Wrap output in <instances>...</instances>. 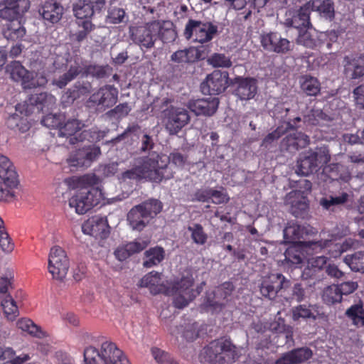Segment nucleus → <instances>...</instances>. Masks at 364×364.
<instances>
[{"label":"nucleus","mask_w":364,"mask_h":364,"mask_svg":"<svg viewBox=\"0 0 364 364\" xmlns=\"http://www.w3.org/2000/svg\"><path fill=\"white\" fill-rule=\"evenodd\" d=\"M159 155H152L141 159L140 164L127 170L122 174V179L140 181L143 179L153 182L161 183L173 177V172L168 167V161H161L159 163Z\"/></svg>","instance_id":"obj_1"},{"label":"nucleus","mask_w":364,"mask_h":364,"mask_svg":"<svg viewBox=\"0 0 364 364\" xmlns=\"http://www.w3.org/2000/svg\"><path fill=\"white\" fill-rule=\"evenodd\" d=\"M129 36L132 42L141 49H149L154 47L158 37L164 43L174 41L176 33L172 28H164L159 21H153L144 26H131Z\"/></svg>","instance_id":"obj_2"},{"label":"nucleus","mask_w":364,"mask_h":364,"mask_svg":"<svg viewBox=\"0 0 364 364\" xmlns=\"http://www.w3.org/2000/svg\"><path fill=\"white\" fill-rule=\"evenodd\" d=\"M83 356L84 364H130L124 352L109 341L103 342L100 348L86 347Z\"/></svg>","instance_id":"obj_3"},{"label":"nucleus","mask_w":364,"mask_h":364,"mask_svg":"<svg viewBox=\"0 0 364 364\" xmlns=\"http://www.w3.org/2000/svg\"><path fill=\"white\" fill-rule=\"evenodd\" d=\"M201 359L208 364H227L235 362L239 354L230 339L220 338L211 341L200 354Z\"/></svg>","instance_id":"obj_4"},{"label":"nucleus","mask_w":364,"mask_h":364,"mask_svg":"<svg viewBox=\"0 0 364 364\" xmlns=\"http://www.w3.org/2000/svg\"><path fill=\"white\" fill-rule=\"evenodd\" d=\"M348 233L349 230L345 228L342 230L341 234L339 232L332 234L331 239L304 242L303 245L311 248L312 252H319L324 250L327 252L330 257L338 258L343 252L350 250L355 244V241L352 238H347L341 243L336 242L337 238H342L348 235Z\"/></svg>","instance_id":"obj_5"},{"label":"nucleus","mask_w":364,"mask_h":364,"mask_svg":"<svg viewBox=\"0 0 364 364\" xmlns=\"http://www.w3.org/2000/svg\"><path fill=\"white\" fill-rule=\"evenodd\" d=\"M312 183L307 179H300L296 182V190L288 193L284 203L289 205L291 213L296 218H304L309 209L307 195L311 192Z\"/></svg>","instance_id":"obj_6"},{"label":"nucleus","mask_w":364,"mask_h":364,"mask_svg":"<svg viewBox=\"0 0 364 364\" xmlns=\"http://www.w3.org/2000/svg\"><path fill=\"white\" fill-rule=\"evenodd\" d=\"M6 72L14 81L21 83L23 90L43 87L48 82L43 74L28 70L19 61L14 60L9 64Z\"/></svg>","instance_id":"obj_7"},{"label":"nucleus","mask_w":364,"mask_h":364,"mask_svg":"<svg viewBox=\"0 0 364 364\" xmlns=\"http://www.w3.org/2000/svg\"><path fill=\"white\" fill-rule=\"evenodd\" d=\"M218 33V26L211 21L190 18L186 24L183 36L188 41L205 44L211 41Z\"/></svg>","instance_id":"obj_8"},{"label":"nucleus","mask_w":364,"mask_h":364,"mask_svg":"<svg viewBox=\"0 0 364 364\" xmlns=\"http://www.w3.org/2000/svg\"><path fill=\"white\" fill-rule=\"evenodd\" d=\"M331 156L326 148H316L314 151L307 150L301 153L297 160V171L299 174L308 176L318 168L326 165L330 161Z\"/></svg>","instance_id":"obj_9"},{"label":"nucleus","mask_w":364,"mask_h":364,"mask_svg":"<svg viewBox=\"0 0 364 364\" xmlns=\"http://www.w3.org/2000/svg\"><path fill=\"white\" fill-rule=\"evenodd\" d=\"M84 124L76 119H68L64 124L61 123L58 134L69 139V144H75L85 141L92 143L95 141L97 133L91 130H81Z\"/></svg>","instance_id":"obj_10"},{"label":"nucleus","mask_w":364,"mask_h":364,"mask_svg":"<svg viewBox=\"0 0 364 364\" xmlns=\"http://www.w3.org/2000/svg\"><path fill=\"white\" fill-rule=\"evenodd\" d=\"M100 196L97 188H83L70 198L69 205L74 208L77 214L82 215L99 203Z\"/></svg>","instance_id":"obj_11"},{"label":"nucleus","mask_w":364,"mask_h":364,"mask_svg":"<svg viewBox=\"0 0 364 364\" xmlns=\"http://www.w3.org/2000/svg\"><path fill=\"white\" fill-rule=\"evenodd\" d=\"M311 1H308L298 9L288 10L283 23L286 27L295 28L301 33L311 27Z\"/></svg>","instance_id":"obj_12"},{"label":"nucleus","mask_w":364,"mask_h":364,"mask_svg":"<svg viewBox=\"0 0 364 364\" xmlns=\"http://www.w3.org/2000/svg\"><path fill=\"white\" fill-rule=\"evenodd\" d=\"M289 280L282 274H269L262 279L259 291L265 299L274 300L282 289L289 286Z\"/></svg>","instance_id":"obj_13"},{"label":"nucleus","mask_w":364,"mask_h":364,"mask_svg":"<svg viewBox=\"0 0 364 364\" xmlns=\"http://www.w3.org/2000/svg\"><path fill=\"white\" fill-rule=\"evenodd\" d=\"M99 146L85 145L72 151L66 161L69 166L74 168H87L100 155Z\"/></svg>","instance_id":"obj_14"},{"label":"nucleus","mask_w":364,"mask_h":364,"mask_svg":"<svg viewBox=\"0 0 364 364\" xmlns=\"http://www.w3.org/2000/svg\"><path fill=\"white\" fill-rule=\"evenodd\" d=\"M48 268L53 279L62 280L65 277L69 268V260L62 247L55 246L50 249Z\"/></svg>","instance_id":"obj_15"},{"label":"nucleus","mask_w":364,"mask_h":364,"mask_svg":"<svg viewBox=\"0 0 364 364\" xmlns=\"http://www.w3.org/2000/svg\"><path fill=\"white\" fill-rule=\"evenodd\" d=\"M164 114L166 129L171 135L177 134L190 121L188 112L182 107L171 106Z\"/></svg>","instance_id":"obj_16"},{"label":"nucleus","mask_w":364,"mask_h":364,"mask_svg":"<svg viewBox=\"0 0 364 364\" xmlns=\"http://www.w3.org/2000/svg\"><path fill=\"white\" fill-rule=\"evenodd\" d=\"M229 74L226 71L215 70L208 75L200 85L203 94L217 95L223 92L228 85Z\"/></svg>","instance_id":"obj_17"},{"label":"nucleus","mask_w":364,"mask_h":364,"mask_svg":"<svg viewBox=\"0 0 364 364\" xmlns=\"http://www.w3.org/2000/svg\"><path fill=\"white\" fill-rule=\"evenodd\" d=\"M260 43L264 50L278 54H286L293 48L287 38H282L277 32H269L260 36Z\"/></svg>","instance_id":"obj_18"},{"label":"nucleus","mask_w":364,"mask_h":364,"mask_svg":"<svg viewBox=\"0 0 364 364\" xmlns=\"http://www.w3.org/2000/svg\"><path fill=\"white\" fill-rule=\"evenodd\" d=\"M29 8V0H4L0 3V18L7 21H18Z\"/></svg>","instance_id":"obj_19"},{"label":"nucleus","mask_w":364,"mask_h":364,"mask_svg":"<svg viewBox=\"0 0 364 364\" xmlns=\"http://www.w3.org/2000/svg\"><path fill=\"white\" fill-rule=\"evenodd\" d=\"M118 100V90L114 85H106L92 93L87 101L93 106L109 108L114 106Z\"/></svg>","instance_id":"obj_20"},{"label":"nucleus","mask_w":364,"mask_h":364,"mask_svg":"<svg viewBox=\"0 0 364 364\" xmlns=\"http://www.w3.org/2000/svg\"><path fill=\"white\" fill-rule=\"evenodd\" d=\"M234 85L233 94L242 101L253 99L258 91L257 80L252 77H236Z\"/></svg>","instance_id":"obj_21"},{"label":"nucleus","mask_w":364,"mask_h":364,"mask_svg":"<svg viewBox=\"0 0 364 364\" xmlns=\"http://www.w3.org/2000/svg\"><path fill=\"white\" fill-rule=\"evenodd\" d=\"M27 109L25 115H28L34 109L38 112H48L52 109L56 104V98L46 92L31 95L26 100Z\"/></svg>","instance_id":"obj_22"},{"label":"nucleus","mask_w":364,"mask_h":364,"mask_svg":"<svg viewBox=\"0 0 364 364\" xmlns=\"http://www.w3.org/2000/svg\"><path fill=\"white\" fill-rule=\"evenodd\" d=\"M219 105V100L217 97H210L198 100H191L188 104V108L196 115H213Z\"/></svg>","instance_id":"obj_23"},{"label":"nucleus","mask_w":364,"mask_h":364,"mask_svg":"<svg viewBox=\"0 0 364 364\" xmlns=\"http://www.w3.org/2000/svg\"><path fill=\"white\" fill-rule=\"evenodd\" d=\"M108 223L106 218L95 215L86 220L82 226V232L96 238H105L108 235Z\"/></svg>","instance_id":"obj_24"},{"label":"nucleus","mask_w":364,"mask_h":364,"mask_svg":"<svg viewBox=\"0 0 364 364\" xmlns=\"http://www.w3.org/2000/svg\"><path fill=\"white\" fill-rule=\"evenodd\" d=\"M310 143L309 136L301 132H294L287 135L281 141L282 150L289 153H296L301 149L305 148Z\"/></svg>","instance_id":"obj_25"},{"label":"nucleus","mask_w":364,"mask_h":364,"mask_svg":"<svg viewBox=\"0 0 364 364\" xmlns=\"http://www.w3.org/2000/svg\"><path fill=\"white\" fill-rule=\"evenodd\" d=\"M0 178L4 186L18 187V175L11 161L6 156L0 154Z\"/></svg>","instance_id":"obj_26"},{"label":"nucleus","mask_w":364,"mask_h":364,"mask_svg":"<svg viewBox=\"0 0 364 364\" xmlns=\"http://www.w3.org/2000/svg\"><path fill=\"white\" fill-rule=\"evenodd\" d=\"M161 274L158 272H151L146 274L139 282V287L149 288L154 294H164L169 295V288L161 283Z\"/></svg>","instance_id":"obj_27"},{"label":"nucleus","mask_w":364,"mask_h":364,"mask_svg":"<svg viewBox=\"0 0 364 364\" xmlns=\"http://www.w3.org/2000/svg\"><path fill=\"white\" fill-rule=\"evenodd\" d=\"M308 235V228L297 224L289 225L287 226L284 230V237L287 242L299 243L302 247L306 248L307 251H312L311 248L306 247L303 245L304 242L309 241L304 240L305 236Z\"/></svg>","instance_id":"obj_28"},{"label":"nucleus","mask_w":364,"mask_h":364,"mask_svg":"<svg viewBox=\"0 0 364 364\" xmlns=\"http://www.w3.org/2000/svg\"><path fill=\"white\" fill-rule=\"evenodd\" d=\"M312 350L307 348H299L284 353L276 360V364H299L311 358Z\"/></svg>","instance_id":"obj_29"},{"label":"nucleus","mask_w":364,"mask_h":364,"mask_svg":"<svg viewBox=\"0 0 364 364\" xmlns=\"http://www.w3.org/2000/svg\"><path fill=\"white\" fill-rule=\"evenodd\" d=\"M63 11V6L53 1H46L39 10L43 18L52 24L58 23L61 19Z\"/></svg>","instance_id":"obj_30"},{"label":"nucleus","mask_w":364,"mask_h":364,"mask_svg":"<svg viewBox=\"0 0 364 364\" xmlns=\"http://www.w3.org/2000/svg\"><path fill=\"white\" fill-rule=\"evenodd\" d=\"M2 34L8 41H21L26 35V29L20 21H7L3 26Z\"/></svg>","instance_id":"obj_31"},{"label":"nucleus","mask_w":364,"mask_h":364,"mask_svg":"<svg viewBox=\"0 0 364 364\" xmlns=\"http://www.w3.org/2000/svg\"><path fill=\"white\" fill-rule=\"evenodd\" d=\"M91 84L87 82H76L72 88L68 89L62 96L63 103H73L76 99L90 93Z\"/></svg>","instance_id":"obj_32"},{"label":"nucleus","mask_w":364,"mask_h":364,"mask_svg":"<svg viewBox=\"0 0 364 364\" xmlns=\"http://www.w3.org/2000/svg\"><path fill=\"white\" fill-rule=\"evenodd\" d=\"M127 220L129 226L135 230L141 231L149 223L140 206L134 205L128 212Z\"/></svg>","instance_id":"obj_33"},{"label":"nucleus","mask_w":364,"mask_h":364,"mask_svg":"<svg viewBox=\"0 0 364 364\" xmlns=\"http://www.w3.org/2000/svg\"><path fill=\"white\" fill-rule=\"evenodd\" d=\"M345 71L350 73L352 79H358L364 76V55L350 58L345 57Z\"/></svg>","instance_id":"obj_34"},{"label":"nucleus","mask_w":364,"mask_h":364,"mask_svg":"<svg viewBox=\"0 0 364 364\" xmlns=\"http://www.w3.org/2000/svg\"><path fill=\"white\" fill-rule=\"evenodd\" d=\"M80 75L83 76V66L75 61L73 64L70 65L68 71L55 81V85L59 88H63Z\"/></svg>","instance_id":"obj_35"},{"label":"nucleus","mask_w":364,"mask_h":364,"mask_svg":"<svg viewBox=\"0 0 364 364\" xmlns=\"http://www.w3.org/2000/svg\"><path fill=\"white\" fill-rule=\"evenodd\" d=\"M225 307V302L221 301L218 299L213 291H207L200 305L201 309L207 312L218 313Z\"/></svg>","instance_id":"obj_36"},{"label":"nucleus","mask_w":364,"mask_h":364,"mask_svg":"<svg viewBox=\"0 0 364 364\" xmlns=\"http://www.w3.org/2000/svg\"><path fill=\"white\" fill-rule=\"evenodd\" d=\"M311 1V11L315 10L330 21L335 16L334 3L332 0H313Z\"/></svg>","instance_id":"obj_37"},{"label":"nucleus","mask_w":364,"mask_h":364,"mask_svg":"<svg viewBox=\"0 0 364 364\" xmlns=\"http://www.w3.org/2000/svg\"><path fill=\"white\" fill-rule=\"evenodd\" d=\"M165 251L161 247H151L144 252L143 266L151 268L158 265L164 259Z\"/></svg>","instance_id":"obj_38"},{"label":"nucleus","mask_w":364,"mask_h":364,"mask_svg":"<svg viewBox=\"0 0 364 364\" xmlns=\"http://www.w3.org/2000/svg\"><path fill=\"white\" fill-rule=\"evenodd\" d=\"M353 325L364 326V305L361 300L351 305L345 313Z\"/></svg>","instance_id":"obj_39"},{"label":"nucleus","mask_w":364,"mask_h":364,"mask_svg":"<svg viewBox=\"0 0 364 364\" xmlns=\"http://www.w3.org/2000/svg\"><path fill=\"white\" fill-rule=\"evenodd\" d=\"M194 284V279L191 274L183 276L180 280L175 282L169 288V294L173 293H183L186 295L191 294Z\"/></svg>","instance_id":"obj_40"},{"label":"nucleus","mask_w":364,"mask_h":364,"mask_svg":"<svg viewBox=\"0 0 364 364\" xmlns=\"http://www.w3.org/2000/svg\"><path fill=\"white\" fill-rule=\"evenodd\" d=\"M137 205L140 206L141 210L144 212L149 221L154 219L163 208L162 203L159 200L155 198H149Z\"/></svg>","instance_id":"obj_41"},{"label":"nucleus","mask_w":364,"mask_h":364,"mask_svg":"<svg viewBox=\"0 0 364 364\" xmlns=\"http://www.w3.org/2000/svg\"><path fill=\"white\" fill-rule=\"evenodd\" d=\"M301 88L308 96H317L321 91V83L316 77L305 75L301 78Z\"/></svg>","instance_id":"obj_42"},{"label":"nucleus","mask_w":364,"mask_h":364,"mask_svg":"<svg viewBox=\"0 0 364 364\" xmlns=\"http://www.w3.org/2000/svg\"><path fill=\"white\" fill-rule=\"evenodd\" d=\"M29 359L27 354L15 357V351L11 348H0V364H23Z\"/></svg>","instance_id":"obj_43"},{"label":"nucleus","mask_w":364,"mask_h":364,"mask_svg":"<svg viewBox=\"0 0 364 364\" xmlns=\"http://www.w3.org/2000/svg\"><path fill=\"white\" fill-rule=\"evenodd\" d=\"M95 11L93 3L91 1H80L73 7L75 16L78 21L90 20Z\"/></svg>","instance_id":"obj_44"},{"label":"nucleus","mask_w":364,"mask_h":364,"mask_svg":"<svg viewBox=\"0 0 364 364\" xmlns=\"http://www.w3.org/2000/svg\"><path fill=\"white\" fill-rule=\"evenodd\" d=\"M16 326L22 331L26 332L34 337L41 338L46 336V333L29 318H22L19 319L16 323Z\"/></svg>","instance_id":"obj_45"},{"label":"nucleus","mask_w":364,"mask_h":364,"mask_svg":"<svg viewBox=\"0 0 364 364\" xmlns=\"http://www.w3.org/2000/svg\"><path fill=\"white\" fill-rule=\"evenodd\" d=\"M269 330L273 333L284 334L287 340L292 338V328L285 323V320L281 317L268 323Z\"/></svg>","instance_id":"obj_46"},{"label":"nucleus","mask_w":364,"mask_h":364,"mask_svg":"<svg viewBox=\"0 0 364 364\" xmlns=\"http://www.w3.org/2000/svg\"><path fill=\"white\" fill-rule=\"evenodd\" d=\"M343 261L352 271L364 273V251L348 255Z\"/></svg>","instance_id":"obj_47"},{"label":"nucleus","mask_w":364,"mask_h":364,"mask_svg":"<svg viewBox=\"0 0 364 364\" xmlns=\"http://www.w3.org/2000/svg\"><path fill=\"white\" fill-rule=\"evenodd\" d=\"M1 306L4 314L8 320L14 321L19 314L16 301L10 295H7L1 301Z\"/></svg>","instance_id":"obj_48"},{"label":"nucleus","mask_w":364,"mask_h":364,"mask_svg":"<svg viewBox=\"0 0 364 364\" xmlns=\"http://www.w3.org/2000/svg\"><path fill=\"white\" fill-rule=\"evenodd\" d=\"M77 25L80 28H82V29L73 33L72 38L77 43H81L86 39L91 31L95 29V26L90 20L78 21Z\"/></svg>","instance_id":"obj_49"},{"label":"nucleus","mask_w":364,"mask_h":364,"mask_svg":"<svg viewBox=\"0 0 364 364\" xmlns=\"http://www.w3.org/2000/svg\"><path fill=\"white\" fill-rule=\"evenodd\" d=\"M305 122L311 125H320L324 122H328L331 119L321 109L313 108L304 117Z\"/></svg>","instance_id":"obj_50"},{"label":"nucleus","mask_w":364,"mask_h":364,"mask_svg":"<svg viewBox=\"0 0 364 364\" xmlns=\"http://www.w3.org/2000/svg\"><path fill=\"white\" fill-rule=\"evenodd\" d=\"M338 287L331 285L326 287L323 291L322 299L328 305H332L336 303H340L342 301V296L338 291Z\"/></svg>","instance_id":"obj_51"},{"label":"nucleus","mask_w":364,"mask_h":364,"mask_svg":"<svg viewBox=\"0 0 364 364\" xmlns=\"http://www.w3.org/2000/svg\"><path fill=\"white\" fill-rule=\"evenodd\" d=\"M107 65H87L83 66V76H92L97 79L104 78L107 76Z\"/></svg>","instance_id":"obj_52"},{"label":"nucleus","mask_w":364,"mask_h":364,"mask_svg":"<svg viewBox=\"0 0 364 364\" xmlns=\"http://www.w3.org/2000/svg\"><path fill=\"white\" fill-rule=\"evenodd\" d=\"M188 230L191 232V238L196 244L203 245L207 242L208 235L200 224L196 223L193 226H189Z\"/></svg>","instance_id":"obj_53"},{"label":"nucleus","mask_w":364,"mask_h":364,"mask_svg":"<svg viewBox=\"0 0 364 364\" xmlns=\"http://www.w3.org/2000/svg\"><path fill=\"white\" fill-rule=\"evenodd\" d=\"M235 289V287L233 284L230 282H225L218 287H217L214 290V293L217 296L218 299H220L221 301L225 302L228 300V297H230Z\"/></svg>","instance_id":"obj_54"},{"label":"nucleus","mask_w":364,"mask_h":364,"mask_svg":"<svg viewBox=\"0 0 364 364\" xmlns=\"http://www.w3.org/2000/svg\"><path fill=\"white\" fill-rule=\"evenodd\" d=\"M292 318L294 321H299L300 318L316 319V316L309 307L306 305H299L292 309Z\"/></svg>","instance_id":"obj_55"},{"label":"nucleus","mask_w":364,"mask_h":364,"mask_svg":"<svg viewBox=\"0 0 364 364\" xmlns=\"http://www.w3.org/2000/svg\"><path fill=\"white\" fill-rule=\"evenodd\" d=\"M229 200L230 197L223 187H220L219 190L211 188L210 202L215 205H220L226 204Z\"/></svg>","instance_id":"obj_56"},{"label":"nucleus","mask_w":364,"mask_h":364,"mask_svg":"<svg viewBox=\"0 0 364 364\" xmlns=\"http://www.w3.org/2000/svg\"><path fill=\"white\" fill-rule=\"evenodd\" d=\"M210 65L215 68H230V58L223 53H214L208 60Z\"/></svg>","instance_id":"obj_57"},{"label":"nucleus","mask_w":364,"mask_h":364,"mask_svg":"<svg viewBox=\"0 0 364 364\" xmlns=\"http://www.w3.org/2000/svg\"><path fill=\"white\" fill-rule=\"evenodd\" d=\"M132 110L128 102L120 103L114 108L107 112V114L110 117L122 119L127 117Z\"/></svg>","instance_id":"obj_58"},{"label":"nucleus","mask_w":364,"mask_h":364,"mask_svg":"<svg viewBox=\"0 0 364 364\" xmlns=\"http://www.w3.org/2000/svg\"><path fill=\"white\" fill-rule=\"evenodd\" d=\"M151 354L159 364H178L173 360L171 355L159 348L154 347L151 350Z\"/></svg>","instance_id":"obj_59"},{"label":"nucleus","mask_w":364,"mask_h":364,"mask_svg":"<svg viewBox=\"0 0 364 364\" xmlns=\"http://www.w3.org/2000/svg\"><path fill=\"white\" fill-rule=\"evenodd\" d=\"M286 132V129L282 127H277L273 132L269 133L262 140V146H264L265 148L269 147L279 139L284 133Z\"/></svg>","instance_id":"obj_60"},{"label":"nucleus","mask_w":364,"mask_h":364,"mask_svg":"<svg viewBox=\"0 0 364 364\" xmlns=\"http://www.w3.org/2000/svg\"><path fill=\"white\" fill-rule=\"evenodd\" d=\"M193 52L192 49L179 50L171 55V59L178 63L192 62L194 61V58L190 56V53Z\"/></svg>","instance_id":"obj_61"},{"label":"nucleus","mask_w":364,"mask_h":364,"mask_svg":"<svg viewBox=\"0 0 364 364\" xmlns=\"http://www.w3.org/2000/svg\"><path fill=\"white\" fill-rule=\"evenodd\" d=\"M169 295H174L173 299V305L175 308L182 309L187 306L189 303L193 301V299H191V295H186L183 293H173Z\"/></svg>","instance_id":"obj_62"},{"label":"nucleus","mask_w":364,"mask_h":364,"mask_svg":"<svg viewBox=\"0 0 364 364\" xmlns=\"http://www.w3.org/2000/svg\"><path fill=\"white\" fill-rule=\"evenodd\" d=\"M61 116L53 114H48L41 119V124L51 129H60L61 125Z\"/></svg>","instance_id":"obj_63"},{"label":"nucleus","mask_w":364,"mask_h":364,"mask_svg":"<svg viewBox=\"0 0 364 364\" xmlns=\"http://www.w3.org/2000/svg\"><path fill=\"white\" fill-rule=\"evenodd\" d=\"M149 245V242L141 239H136L134 241L128 242L127 246L131 255L139 253L144 250Z\"/></svg>","instance_id":"obj_64"}]
</instances>
